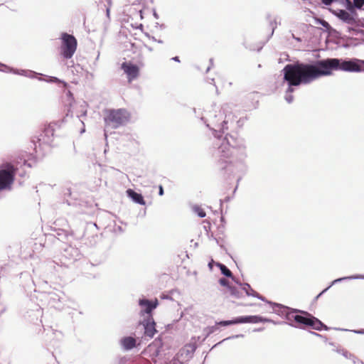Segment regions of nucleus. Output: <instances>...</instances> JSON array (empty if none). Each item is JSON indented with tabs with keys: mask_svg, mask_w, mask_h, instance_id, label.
<instances>
[{
	"mask_svg": "<svg viewBox=\"0 0 364 364\" xmlns=\"http://www.w3.org/2000/svg\"><path fill=\"white\" fill-rule=\"evenodd\" d=\"M335 70L364 72V60L328 58L311 64L287 65L284 68V80L290 86L309 83L321 76L331 75Z\"/></svg>",
	"mask_w": 364,
	"mask_h": 364,
	"instance_id": "nucleus-1",
	"label": "nucleus"
},
{
	"mask_svg": "<svg viewBox=\"0 0 364 364\" xmlns=\"http://www.w3.org/2000/svg\"><path fill=\"white\" fill-rule=\"evenodd\" d=\"M302 314H305L306 316L296 314L295 311H289L287 313V319L289 322L295 321L298 324V326L303 325L309 326L318 331H321L322 328L325 330L328 329L327 326L323 325L318 318L304 311H302Z\"/></svg>",
	"mask_w": 364,
	"mask_h": 364,
	"instance_id": "nucleus-2",
	"label": "nucleus"
},
{
	"mask_svg": "<svg viewBox=\"0 0 364 364\" xmlns=\"http://www.w3.org/2000/svg\"><path fill=\"white\" fill-rule=\"evenodd\" d=\"M139 305L143 309L141 311V314L142 316H144V314L148 315V319L143 322L145 334L151 338L154 336L156 331L155 329V323L152 318H151L149 314L157 306L158 301L157 300L151 301L147 299H141L139 300Z\"/></svg>",
	"mask_w": 364,
	"mask_h": 364,
	"instance_id": "nucleus-3",
	"label": "nucleus"
},
{
	"mask_svg": "<svg viewBox=\"0 0 364 364\" xmlns=\"http://www.w3.org/2000/svg\"><path fill=\"white\" fill-rule=\"evenodd\" d=\"M14 175L15 169L11 164H5L0 168V191L11 188Z\"/></svg>",
	"mask_w": 364,
	"mask_h": 364,
	"instance_id": "nucleus-4",
	"label": "nucleus"
},
{
	"mask_svg": "<svg viewBox=\"0 0 364 364\" xmlns=\"http://www.w3.org/2000/svg\"><path fill=\"white\" fill-rule=\"evenodd\" d=\"M128 119L129 114L125 110H111L105 118V123L107 127L111 126L116 128L127 122Z\"/></svg>",
	"mask_w": 364,
	"mask_h": 364,
	"instance_id": "nucleus-5",
	"label": "nucleus"
},
{
	"mask_svg": "<svg viewBox=\"0 0 364 364\" xmlns=\"http://www.w3.org/2000/svg\"><path fill=\"white\" fill-rule=\"evenodd\" d=\"M62 55L65 58H71L77 48V41L73 36L68 33H63L61 36Z\"/></svg>",
	"mask_w": 364,
	"mask_h": 364,
	"instance_id": "nucleus-6",
	"label": "nucleus"
},
{
	"mask_svg": "<svg viewBox=\"0 0 364 364\" xmlns=\"http://www.w3.org/2000/svg\"><path fill=\"white\" fill-rule=\"evenodd\" d=\"M343 1H345L348 4V6L349 7V11H346V10H343V9H331V11L336 16H337L339 19H341L343 22H345L348 24L353 25L355 23H356V18L358 17V14L353 9L350 1H349L348 0H343Z\"/></svg>",
	"mask_w": 364,
	"mask_h": 364,
	"instance_id": "nucleus-7",
	"label": "nucleus"
},
{
	"mask_svg": "<svg viewBox=\"0 0 364 364\" xmlns=\"http://www.w3.org/2000/svg\"><path fill=\"white\" fill-rule=\"evenodd\" d=\"M230 294L236 298L242 297L243 296V293H245L247 296L257 297L264 301V298L259 296V294L255 291L248 284H240V290L230 287Z\"/></svg>",
	"mask_w": 364,
	"mask_h": 364,
	"instance_id": "nucleus-8",
	"label": "nucleus"
},
{
	"mask_svg": "<svg viewBox=\"0 0 364 364\" xmlns=\"http://www.w3.org/2000/svg\"><path fill=\"white\" fill-rule=\"evenodd\" d=\"M238 323H257L263 322H273L271 319L259 316H245L237 317Z\"/></svg>",
	"mask_w": 364,
	"mask_h": 364,
	"instance_id": "nucleus-9",
	"label": "nucleus"
},
{
	"mask_svg": "<svg viewBox=\"0 0 364 364\" xmlns=\"http://www.w3.org/2000/svg\"><path fill=\"white\" fill-rule=\"evenodd\" d=\"M122 68L127 74L129 81L135 79L139 75V68L130 63H124L122 65Z\"/></svg>",
	"mask_w": 364,
	"mask_h": 364,
	"instance_id": "nucleus-10",
	"label": "nucleus"
},
{
	"mask_svg": "<svg viewBox=\"0 0 364 364\" xmlns=\"http://www.w3.org/2000/svg\"><path fill=\"white\" fill-rule=\"evenodd\" d=\"M88 105L86 102L82 101L72 105L73 112L77 117L85 116L87 112Z\"/></svg>",
	"mask_w": 364,
	"mask_h": 364,
	"instance_id": "nucleus-11",
	"label": "nucleus"
},
{
	"mask_svg": "<svg viewBox=\"0 0 364 364\" xmlns=\"http://www.w3.org/2000/svg\"><path fill=\"white\" fill-rule=\"evenodd\" d=\"M1 67L3 68H0V70H1L3 72H6V73L11 72V73H13L16 75H24V76H27L29 77H33L35 75V73L31 70H14V69L9 68L4 65H1Z\"/></svg>",
	"mask_w": 364,
	"mask_h": 364,
	"instance_id": "nucleus-12",
	"label": "nucleus"
},
{
	"mask_svg": "<svg viewBox=\"0 0 364 364\" xmlns=\"http://www.w3.org/2000/svg\"><path fill=\"white\" fill-rule=\"evenodd\" d=\"M120 343L124 350H129L135 347L136 339L132 336L124 337L121 339Z\"/></svg>",
	"mask_w": 364,
	"mask_h": 364,
	"instance_id": "nucleus-13",
	"label": "nucleus"
},
{
	"mask_svg": "<svg viewBox=\"0 0 364 364\" xmlns=\"http://www.w3.org/2000/svg\"><path fill=\"white\" fill-rule=\"evenodd\" d=\"M127 194L134 203L140 205H145V201L141 194L138 193L132 189H128L127 191Z\"/></svg>",
	"mask_w": 364,
	"mask_h": 364,
	"instance_id": "nucleus-14",
	"label": "nucleus"
},
{
	"mask_svg": "<svg viewBox=\"0 0 364 364\" xmlns=\"http://www.w3.org/2000/svg\"><path fill=\"white\" fill-rule=\"evenodd\" d=\"M219 149L221 151L222 153H224V156L227 155L225 152H229L230 149L229 137L225 136V138L223 139V141L219 147Z\"/></svg>",
	"mask_w": 364,
	"mask_h": 364,
	"instance_id": "nucleus-15",
	"label": "nucleus"
},
{
	"mask_svg": "<svg viewBox=\"0 0 364 364\" xmlns=\"http://www.w3.org/2000/svg\"><path fill=\"white\" fill-rule=\"evenodd\" d=\"M215 265L220 269L223 274L228 277H232V272L226 266L218 262L215 263Z\"/></svg>",
	"mask_w": 364,
	"mask_h": 364,
	"instance_id": "nucleus-16",
	"label": "nucleus"
},
{
	"mask_svg": "<svg viewBox=\"0 0 364 364\" xmlns=\"http://www.w3.org/2000/svg\"><path fill=\"white\" fill-rule=\"evenodd\" d=\"M364 279V275H360V274H358V275H354V276H350V277H342V278H339V279H335L334 281H333L332 282V284H334L337 282H339L341 281H343V280H346V279Z\"/></svg>",
	"mask_w": 364,
	"mask_h": 364,
	"instance_id": "nucleus-17",
	"label": "nucleus"
},
{
	"mask_svg": "<svg viewBox=\"0 0 364 364\" xmlns=\"http://www.w3.org/2000/svg\"><path fill=\"white\" fill-rule=\"evenodd\" d=\"M238 323V321H237V317L232 319V320H229V321H220V322H218L217 324L218 325H220V326H229V325H232V324H237Z\"/></svg>",
	"mask_w": 364,
	"mask_h": 364,
	"instance_id": "nucleus-18",
	"label": "nucleus"
},
{
	"mask_svg": "<svg viewBox=\"0 0 364 364\" xmlns=\"http://www.w3.org/2000/svg\"><path fill=\"white\" fill-rule=\"evenodd\" d=\"M193 211L196 214H197L200 218H204L205 216V213L204 210L198 206L193 207Z\"/></svg>",
	"mask_w": 364,
	"mask_h": 364,
	"instance_id": "nucleus-19",
	"label": "nucleus"
},
{
	"mask_svg": "<svg viewBox=\"0 0 364 364\" xmlns=\"http://www.w3.org/2000/svg\"><path fill=\"white\" fill-rule=\"evenodd\" d=\"M293 92V89L289 87L287 93L286 94L285 99L287 101V102L291 103L293 101V96L291 95V92Z\"/></svg>",
	"mask_w": 364,
	"mask_h": 364,
	"instance_id": "nucleus-20",
	"label": "nucleus"
},
{
	"mask_svg": "<svg viewBox=\"0 0 364 364\" xmlns=\"http://www.w3.org/2000/svg\"><path fill=\"white\" fill-rule=\"evenodd\" d=\"M353 5L358 9H362L364 5V0H353Z\"/></svg>",
	"mask_w": 364,
	"mask_h": 364,
	"instance_id": "nucleus-21",
	"label": "nucleus"
},
{
	"mask_svg": "<svg viewBox=\"0 0 364 364\" xmlns=\"http://www.w3.org/2000/svg\"><path fill=\"white\" fill-rule=\"evenodd\" d=\"M353 25H357L364 28V19H356V23H355Z\"/></svg>",
	"mask_w": 364,
	"mask_h": 364,
	"instance_id": "nucleus-22",
	"label": "nucleus"
},
{
	"mask_svg": "<svg viewBox=\"0 0 364 364\" xmlns=\"http://www.w3.org/2000/svg\"><path fill=\"white\" fill-rule=\"evenodd\" d=\"M50 82H61V81L60 80H58V78L56 77H50ZM62 83L64 85V86H66V83L64 82H62Z\"/></svg>",
	"mask_w": 364,
	"mask_h": 364,
	"instance_id": "nucleus-23",
	"label": "nucleus"
},
{
	"mask_svg": "<svg viewBox=\"0 0 364 364\" xmlns=\"http://www.w3.org/2000/svg\"><path fill=\"white\" fill-rule=\"evenodd\" d=\"M219 283L222 285V286H228V282L227 281V279H220L219 280Z\"/></svg>",
	"mask_w": 364,
	"mask_h": 364,
	"instance_id": "nucleus-24",
	"label": "nucleus"
},
{
	"mask_svg": "<svg viewBox=\"0 0 364 364\" xmlns=\"http://www.w3.org/2000/svg\"><path fill=\"white\" fill-rule=\"evenodd\" d=\"M336 1V0H323V3L326 5H330Z\"/></svg>",
	"mask_w": 364,
	"mask_h": 364,
	"instance_id": "nucleus-25",
	"label": "nucleus"
},
{
	"mask_svg": "<svg viewBox=\"0 0 364 364\" xmlns=\"http://www.w3.org/2000/svg\"><path fill=\"white\" fill-rule=\"evenodd\" d=\"M215 264L213 259H211V261L208 263V267L210 270L213 269V264Z\"/></svg>",
	"mask_w": 364,
	"mask_h": 364,
	"instance_id": "nucleus-26",
	"label": "nucleus"
},
{
	"mask_svg": "<svg viewBox=\"0 0 364 364\" xmlns=\"http://www.w3.org/2000/svg\"><path fill=\"white\" fill-rule=\"evenodd\" d=\"M354 333L358 334H364V329L358 330V331H353Z\"/></svg>",
	"mask_w": 364,
	"mask_h": 364,
	"instance_id": "nucleus-27",
	"label": "nucleus"
},
{
	"mask_svg": "<svg viewBox=\"0 0 364 364\" xmlns=\"http://www.w3.org/2000/svg\"><path fill=\"white\" fill-rule=\"evenodd\" d=\"M164 194V190H163V188L162 186H160L159 187V195L160 196H162Z\"/></svg>",
	"mask_w": 364,
	"mask_h": 364,
	"instance_id": "nucleus-28",
	"label": "nucleus"
},
{
	"mask_svg": "<svg viewBox=\"0 0 364 364\" xmlns=\"http://www.w3.org/2000/svg\"><path fill=\"white\" fill-rule=\"evenodd\" d=\"M172 60H175V61H177V62H179V59L178 57H174L172 58Z\"/></svg>",
	"mask_w": 364,
	"mask_h": 364,
	"instance_id": "nucleus-29",
	"label": "nucleus"
},
{
	"mask_svg": "<svg viewBox=\"0 0 364 364\" xmlns=\"http://www.w3.org/2000/svg\"><path fill=\"white\" fill-rule=\"evenodd\" d=\"M85 128H83V129L81 130V132H81V133H84V132H85Z\"/></svg>",
	"mask_w": 364,
	"mask_h": 364,
	"instance_id": "nucleus-30",
	"label": "nucleus"
},
{
	"mask_svg": "<svg viewBox=\"0 0 364 364\" xmlns=\"http://www.w3.org/2000/svg\"><path fill=\"white\" fill-rule=\"evenodd\" d=\"M269 304H270L271 305L274 306H277V304H272V303H269Z\"/></svg>",
	"mask_w": 364,
	"mask_h": 364,
	"instance_id": "nucleus-31",
	"label": "nucleus"
},
{
	"mask_svg": "<svg viewBox=\"0 0 364 364\" xmlns=\"http://www.w3.org/2000/svg\"><path fill=\"white\" fill-rule=\"evenodd\" d=\"M329 287H328V288L325 289L322 291V293H323V292H324V291H327V289H328Z\"/></svg>",
	"mask_w": 364,
	"mask_h": 364,
	"instance_id": "nucleus-32",
	"label": "nucleus"
},
{
	"mask_svg": "<svg viewBox=\"0 0 364 364\" xmlns=\"http://www.w3.org/2000/svg\"><path fill=\"white\" fill-rule=\"evenodd\" d=\"M242 336V335H237L235 337Z\"/></svg>",
	"mask_w": 364,
	"mask_h": 364,
	"instance_id": "nucleus-33",
	"label": "nucleus"
},
{
	"mask_svg": "<svg viewBox=\"0 0 364 364\" xmlns=\"http://www.w3.org/2000/svg\"><path fill=\"white\" fill-rule=\"evenodd\" d=\"M107 14H109V9H107Z\"/></svg>",
	"mask_w": 364,
	"mask_h": 364,
	"instance_id": "nucleus-34",
	"label": "nucleus"
},
{
	"mask_svg": "<svg viewBox=\"0 0 364 364\" xmlns=\"http://www.w3.org/2000/svg\"><path fill=\"white\" fill-rule=\"evenodd\" d=\"M105 137H107V133L106 132L105 133Z\"/></svg>",
	"mask_w": 364,
	"mask_h": 364,
	"instance_id": "nucleus-35",
	"label": "nucleus"
}]
</instances>
